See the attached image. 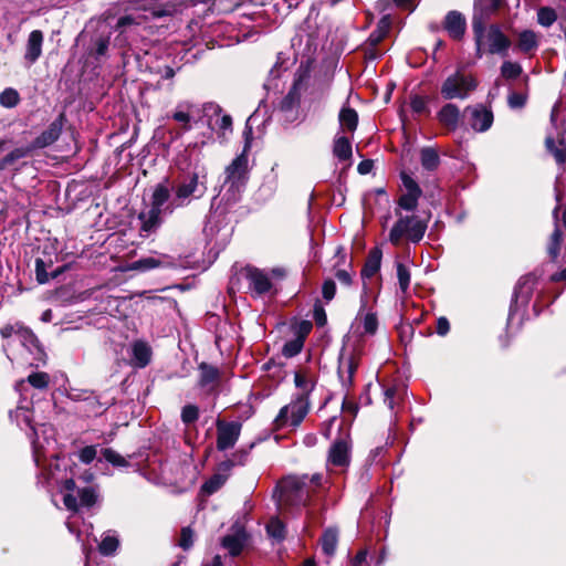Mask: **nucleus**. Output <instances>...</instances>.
Here are the masks:
<instances>
[{
    "instance_id": "38",
    "label": "nucleus",
    "mask_w": 566,
    "mask_h": 566,
    "mask_svg": "<svg viewBox=\"0 0 566 566\" xmlns=\"http://www.w3.org/2000/svg\"><path fill=\"white\" fill-rule=\"evenodd\" d=\"M409 216L400 217L397 222L394 224L389 232V241L394 245H399L402 238H408V229H409Z\"/></svg>"
},
{
    "instance_id": "39",
    "label": "nucleus",
    "mask_w": 566,
    "mask_h": 566,
    "mask_svg": "<svg viewBox=\"0 0 566 566\" xmlns=\"http://www.w3.org/2000/svg\"><path fill=\"white\" fill-rule=\"evenodd\" d=\"M322 551L326 556H333L338 544V531L329 527L324 531L321 539Z\"/></svg>"
},
{
    "instance_id": "13",
    "label": "nucleus",
    "mask_w": 566,
    "mask_h": 566,
    "mask_svg": "<svg viewBox=\"0 0 566 566\" xmlns=\"http://www.w3.org/2000/svg\"><path fill=\"white\" fill-rule=\"evenodd\" d=\"M247 455V452L238 451L233 453V459L222 461L214 474L202 485L203 492L209 495L217 492L229 479L233 467L235 464H243Z\"/></svg>"
},
{
    "instance_id": "26",
    "label": "nucleus",
    "mask_w": 566,
    "mask_h": 566,
    "mask_svg": "<svg viewBox=\"0 0 566 566\" xmlns=\"http://www.w3.org/2000/svg\"><path fill=\"white\" fill-rule=\"evenodd\" d=\"M165 217L166 216H164L150 208L146 211H142L138 214V220L140 222V227H139L140 237L148 238L153 233H155L163 224Z\"/></svg>"
},
{
    "instance_id": "42",
    "label": "nucleus",
    "mask_w": 566,
    "mask_h": 566,
    "mask_svg": "<svg viewBox=\"0 0 566 566\" xmlns=\"http://www.w3.org/2000/svg\"><path fill=\"white\" fill-rule=\"evenodd\" d=\"M51 266V260L49 262H45L41 258L35 259V277L40 284H45L50 281L51 277H56L59 275L60 271L53 272L52 275L48 273V269Z\"/></svg>"
},
{
    "instance_id": "40",
    "label": "nucleus",
    "mask_w": 566,
    "mask_h": 566,
    "mask_svg": "<svg viewBox=\"0 0 566 566\" xmlns=\"http://www.w3.org/2000/svg\"><path fill=\"white\" fill-rule=\"evenodd\" d=\"M408 240L418 243L424 235L427 224L415 216L409 217Z\"/></svg>"
},
{
    "instance_id": "18",
    "label": "nucleus",
    "mask_w": 566,
    "mask_h": 566,
    "mask_svg": "<svg viewBox=\"0 0 566 566\" xmlns=\"http://www.w3.org/2000/svg\"><path fill=\"white\" fill-rule=\"evenodd\" d=\"M350 440L348 431L342 432L328 451V463L334 467L345 468L350 462Z\"/></svg>"
},
{
    "instance_id": "1",
    "label": "nucleus",
    "mask_w": 566,
    "mask_h": 566,
    "mask_svg": "<svg viewBox=\"0 0 566 566\" xmlns=\"http://www.w3.org/2000/svg\"><path fill=\"white\" fill-rule=\"evenodd\" d=\"M50 382V377L46 373L36 371L32 373L28 376L27 379H22L17 382L15 390L20 395L19 405L15 410H11L9 416L12 421H14L18 427L23 429V427L29 428L31 430V443L33 450V459L35 465L40 469L45 470L46 465L50 468V472L48 473V480H54V472L52 468L55 467L57 469L59 457L54 449L56 441L54 439L44 437V443L40 440L39 429L33 424V411L29 401V391L30 387L39 390L46 389Z\"/></svg>"
},
{
    "instance_id": "46",
    "label": "nucleus",
    "mask_w": 566,
    "mask_h": 566,
    "mask_svg": "<svg viewBox=\"0 0 566 566\" xmlns=\"http://www.w3.org/2000/svg\"><path fill=\"white\" fill-rule=\"evenodd\" d=\"M161 265H163V261L160 259L155 258V256H147V258H142L139 260L134 261L130 264L129 269L140 271V272H146V271H149V270H153L156 268H160Z\"/></svg>"
},
{
    "instance_id": "45",
    "label": "nucleus",
    "mask_w": 566,
    "mask_h": 566,
    "mask_svg": "<svg viewBox=\"0 0 566 566\" xmlns=\"http://www.w3.org/2000/svg\"><path fill=\"white\" fill-rule=\"evenodd\" d=\"M563 242V232L556 226L554 232L551 235L548 245H547V253L553 262L557 261L559 255V249Z\"/></svg>"
},
{
    "instance_id": "14",
    "label": "nucleus",
    "mask_w": 566,
    "mask_h": 566,
    "mask_svg": "<svg viewBox=\"0 0 566 566\" xmlns=\"http://www.w3.org/2000/svg\"><path fill=\"white\" fill-rule=\"evenodd\" d=\"M203 123L218 134L226 135L232 130V118L222 113L220 105L208 102L201 105Z\"/></svg>"
},
{
    "instance_id": "16",
    "label": "nucleus",
    "mask_w": 566,
    "mask_h": 566,
    "mask_svg": "<svg viewBox=\"0 0 566 566\" xmlns=\"http://www.w3.org/2000/svg\"><path fill=\"white\" fill-rule=\"evenodd\" d=\"M175 193L172 187H170L167 180L157 184L151 192L150 197V209L164 214L170 216L179 206H175Z\"/></svg>"
},
{
    "instance_id": "36",
    "label": "nucleus",
    "mask_w": 566,
    "mask_h": 566,
    "mask_svg": "<svg viewBox=\"0 0 566 566\" xmlns=\"http://www.w3.org/2000/svg\"><path fill=\"white\" fill-rule=\"evenodd\" d=\"M440 156L436 148L423 147L420 149V164L427 171H434L440 166Z\"/></svg>"
},
{
    "instance_id": "51",
    "label": "nucleus",
    "mask_w": 566,
    "mask_h": 566,
    "mask_svg": "<svg viewBox=\"0 0 566 566\" xmlns=\"http://www.w3.org/2000/svg\"><path fill=\"white\" fill-rule=\"evenodd\" d=\"M304 345V340L302 336H297L289 342H286L282 348L283 356L291 358L301 353Z\"/></svg>"
},
{
    "instance_id": "32",
    "label": "nucleus",
    "mask_w": 566,
    "mask_h": 566,
    "mask_svg": "<svg viewBox=\"0 0 566 566\" xmlns=\"http://www.w3.org/2000/svg\"><path fill=\"white\" fill-rule=\"evenodd\" d=\"M202 3L208 7V11L212 14H224L232 12L241 0H195L193 4Z\"/></svg>"
},
{
    "instance_id": "12",
    "label": "nucleus",
    "mask_w": 566,
    "mask_h": 566,
    "mask_svg": "<svg viewBox=\"0 0 566 566\" xmlns=\"http://www.w3.org/2000/svg\"><path fill=\"white\" fill-rule=\"evenodd\" d=\"M170 117L179 124L178 135L190 132L198 123H203L201 105L190 101L179 102Z\"/></svg>"
},
{
    "instance_id": "6",
    "label": "nucleus",
    "mask_w": 566,
    "mask_h": 566,
    "mask_svg": "<svg viewBox=\"0 0 566 566\" xmlns=\"http://www.w3.org/2000/svg\"><path fill=\"white\" fill-rule=\"evenodd\" d=\"M359 365V353L348 347H343L338 357V378L342 388L345 391L342 410L343 412L349 413L352 417H356L358 412V405L348 398L349 389L354 384V376Z\"/></svg>"
},
{
    "instance_id": "7",
    "label": "nucleus",
    "mask_w": 566,
    "mask_h": 566,
    "mask_svg": "<svg viewBox=\"0 0 566 566\" xmlns=\"http://www.w3.org/2000/svg\"><path fill=\"white\" fill-rule=\"evenodd\" d=\"M478 87L476 80L461 70L450 74L441 84L440 93L446 101L467 99Z\"/></svg>"
},
{
    "instance_id": "44",
    "label": "nucleus",
    "mask_w": 566,
    "mask_h": 566,
    "mask_svg": "<svg viewBox=\"0 0 566 566\" xmlns=\"http://www.w3.org/2000/svg\"><path fill=\"white\" fill-rule=\"evenodd\" d=\"M334 155L342 161L352 157V144L345 136L337 137L334 142Z\"/></svg>"
},
{
    "instance_id": "55",
    "label": "nucleus",
    "mask_w": 566,
    "mask_h": 566,
    "mask_svg": "<svg viewBox=\"0 0 566 566\" xmlns=\"http://www.w3.org/2000/svg\"><path fill=\"white\" fill-rule=\"evenodd\" d=\"M396 269H397V279H398L399 287L402 293H406L410 285V271L401 262H397Z\"/></svg>"
},
{
    "instance_id": "5",
    "label": "nucleus",
    "mask_w": 566,
    "mask_h": 566,
    "mask_svg": "<svg viewBox=\"0 0 566 566\" xmlns=\"http://www.w3.org/2000/svg\"><path fill=\"white\" fill-rule=\"evenodd\" d=\"M208 190L207 172L202 167L191 172L184 174L172 186L175 206L185 208L193 200L201 199Z\"/></svg>"
},
{
    "instance_id": "4",
    "label": "nucleus",
    "mask_w": 566,
    "mask_h": 566,
    "mask_svg": "<svg viewBox=\"0 0 566 566\" xmlns=\"http://www.w3.org/2000/svg\"><path fill=\"white\" fill-rule=\"evenodd\" d=\"M93 481L94 474L87 470L76 479H65L60 491L63 495L64 506L69 511L76 513L80 507L90 509L97 503L99 491Z\"/></svg>"
},
{
    "instance_id": "25",
    "label": "nucleus",
    "mask_w": 566,
    "mask_h": 566,
    "mask_svg": "<svg viewBox=\"0 0 566 566\" xmlns=\"http://www.w3.org/2000/svg\"><path fill=\"white\" fill-rule=\"evenodd\" d=\"M443 29L451 39L459 41L465 34L467 20L461 12L455 10L449 11L444 17Z\"/></svg>"
},
{
    "instance_id": "50",
    "label": "nucleus",
    "mask_w": 566,
    "mask_h": 566,
    "mask_svg": "<svg viewBox=\"0 0 566 566\" xmlns=\"http://www.w3.org/2000/svg\"><path fill=\"white\" fill-rule=\"evenodd\" d=\"M522 66L517 62L504 61L501 66V75L505 80H515L522 74Z\"/></svg>"
},
{
    "instance_id": "34",
    "label": "nucleus",
    "mask_w": 566,
    "mask_h": 566,
    "mask_svg": "<svg viewBox=\"0 0 566 566\" xmlns=\"http://www.w3.org/2000/svg\"><path fill=\"white\" fill-rule=\"evenodd\" d=\"M381 258L382 252L379 248H374L369 251L365 265L361 270V277L364 280L373 277L380 270Z\"/></svg>"
},
{
    "instance_id": "19",
    "label": "nucleus",
    "mask_w": 566,
    "mask_h": 566,
    "mask_svg": "<svg viewBox=\"0 0 566 566\" xmlns=\"http://www.w3.org/2000/svg\"><path fill=\"white\" fill-rule=\"evenodd\" d=\"M464 114L469 116V125L476 133L489 130L493 124V112L483 104L468 106Z\"/></svg>"
},
{
    "instance_id": "35",
    "label": "nucleus",
    "mask_w": 566,
    "mask_h": 566,
    "mask_svg": "<svg viewBox=\"0 0 566 566\" xmlns=\"http://www.w3.org/2000/svg\"><path fill=\"white\" fill-rule=\"evenodd\" d=\"M245 544V536L243 532H237L234 534L226 535L222 538V546L230 553L232 556H238Z\"/></svg>"
},
{
    "instance_id": "24",
    "label": "nucleus",
    "mask_w": 566,
    "mask_h": 566,
    "mask_svg": "<svg viewBox=\"0 0 566 566\" xmlns=\"http://www.w3.org/2000/svg\"><path fill=\"white\" fill-rule=\"evenodd\" d=\"M489 52L491 54H500L502 56L507 55V51L511 46L510 39L502 32L499 25L492 24L489 28L488 34Z\"/></svg>"
},
{
    "instance_id": "54",
    "label": "nucleus",
    "mask_w": 566,
    "mask_h": 566,
    "mask_svg": "<svg viewBox=\"0 0 566 566\" xmlns=\"http://www.w3.org/2000/svg\"><path fill=\"white\" fill-rule=\"evenodd\" d=\"M199 408L196 405L188 403L181 409V421L186 426L195 423L199 419Z\"/></svg>"
},
{
    "instance_id": "10",
    "label": "nucleus",
    "mask_w": 566,
    "mask_h": 566,
    "mask_svg": "<svg viewBox=\"0 0 566 566\" xmlns=\"http://www.w3.org/2000/svg\"><path fill=\"white\" fill-rule=\"evenodd\" d=\"M0 334L2 338L9 339L8 344L4 346V349H7V346L19 344L30 354L35 355L36 359H40L43 355V352L39 345V340L33 332L19 323L3 326L0 329Z\"/></svg>"
},
{
    "instance_id": "9",
    "label": "nucleus",
    "mask_w": 566,
    "mask_h": 566,
    "mask_svg": "<svg viewBox=\"0 0 566 566\" xmlns=\"http://www.w3.org/2000/svg\"><path fill=\"white\" fill-rule=\"evenodd\" d=\"M323 475L313 474L311 478L304 475L302 478L290 476L285 479L282 484V502H294L296 505L305 506L308 497V490L306 489L308 482L315 486L322 484Z\"/></svg>"
},
{
    "instance_id": "20",
    "label": "nucleus",
    "mask_w": 566,
    "mask_h": 566,
    "mask_svg": "<svg viewBox=\"0 0 566 566\" xmlns=\"http://www.w3.org/2000/svg\"><path fill=\"white\" fill-rule=\"evenodd\" d=\"M199 377L197 386L205 395H212L217 391L220 382L221 374L218 367L208 363H200L198 365Z\"/></svg>"
},
{
    "instance_id": "28",
    "label": "nucleus",
    "mask_w": 566,
    "mask_h": 566,
    "mask_svg": "<svg viewBox=\"0 0 566 566\" xmlns=\"http://www.w3.org/2000/svg\"><path fill=\"white\" fill-rule=\"evenodd\" d=\"M437 118L442 126L451 132H455L461 119L460 108L453 103H447L437 113Z\"/></svg>"
},
{
    "instance_id": "53",
    "label": "nucleus",
    "mask_w": 566,
    "mask_h": 566,
    "mask_svg": "<svg viewBox=\"0 0 566 566\" xmlns=\"http://www.w3.org/2000/svg\"><path fill=\"white\" fill-rule=\"evenodd\" d=\"M20 102V96L17 90L8 87L0 94V104L3 107L12 108Z\"/></svg>"
},
{
    "instance_id": "61",
    "label": "nucleus",
    "mask_w": 566,
    "mask_h": 566,
    "mask_svg": "<svg viewBox=\"0 0 566 566\" xmlns=\"http://www.w3.org/2000/svg\"><path fill=\"white\" fill-rule=\"evenodd\" d=\"M193 545V532L187 526L181 530L179 546L185 551L189 549Z\"/></svg>"
},
{
    "instance_id": "60",
    "label": "nucleus",
    "mask_w": 566,
    "mask_h": 566,
    "mask_svg": "<svg viewBox=\"0 0 566 566\" xmlns=\"http://www.w3.org/2000/svg\"><path fill=\"white\" fill-rule=\"evenodd\" d=\"M410 107L412 112L416 114L426 113L428 111L427 98L423 96L415 95L413 97H411Z\"/></svg>"
},
{
    "instance_id": "23",
    "label": "nucleus",
    "mask_w": 566,
    "mask_h": 566,
    "mask_svg": "<svg viewBox=\"0 0 566 566\" xmlns=\"http://www.w3.org/2000/svg\"><path fill=\"white\" fill-rule=\"evenodd\" d=\"M65 115L61 113L50 125L43 130L32 143V147L36 149L45 148L54 144L63 129Z\"/></svg>"
},
{
    "instance_id": "47",
    "label": "nucleus",
    "mask_w": 566,
    "mask_h": 566,
    "mask_svg": "<svg viewBox=\"0 0 566 566\" xmlns=\"http://www.w3.org/2000/svg\"><path fill=\"white\" fill-rule=\"evenodd\" d=\"M557 20L555 9L551 7H541L537 9V23L544 28L552 27Z\"/></svg>"
},
{
    "instance_id": "3",
    "label": "nucleus",
    "mask_w": 566,
    "mask_h": 566,
    "mask_svg": "<svg viewBox=\"0 0 566 566\" xmlns=\"http://www.w3.org/2000/svg\"><path fill=\"white\" fill-rule=\"evenodd\" d=\"M243 135L244 146L242 153L226 168V179L220 189L222 200L227 203L239 200L248 180V151L252 144V129L247 126Z\"/></svg>"
},
{
    "instance_id": "48",
    "label": "nucleus",
    "mask_w": 566,
    "mask_h": 566,
    "mask_svg": "<svg viewBox=\"0 0 566 566\" xmlns=\"http://www.w3.org/2000/svg\"><path fill=\"white\" fill-rule=\"evenodd\" d=\"M85 411L94 413V415H101L104 410L107 409V402H102L99 398L95 395H88L83 399Z\"/></svg>"
},
{
    "instance_id": "15",
    "label": "nucleus",
    "mask_w": 566,
    "mask_h": 566,
    "mask_svg": "<svg viewBox=\"0 0 566 566\" xmlns=\"http://www.w3.org/2000/svg\"><path fill=\"white\" fill-rule=\"evenodd\" d=\"M537 286V280L533 274L522 277L515 286L513 302L510 307L507 324L510 325L517 314L518 307H526L530 303L534 290Z\"/></svg>"
},
{
    "instance_id": "59",
    "label": "nucleus",
    "mask_w": 566,
    "mask_h": 566,
    "mask_svg": "<svg viewBox=\"0 0 566 566\" xmlns=\"http://www.w3.org/2000/svg\"><path fill=\"white\" fill-rule=\"evenodd\" d=\"M97 455V446H87L80 450L78 459L85 464H90Z\"/></svg>"
},
{
    "instance_id": "64",
    "label": "nucleus",
    "mask_w": 566,
    "mask_h": 566,
    "mask_svg": "<svg viewBox=\"0 0 566 566\" xmlns=\"http://www.w3.org/2000/svg\"><path fill=\"white\" fill-rule=\"evenodd\" d=\"M509 105L511 108H522L525 105L526 97L520 93H511L509 95Z\"/></svg>"
},
{
    "instance_id": "22",
    "label": "nucleus",
    "mask_w": 566,
    "mask_h": 566,
    "mask_svg": "<svg viewBox=\"0 0 566 566\" xmlns=\"http://www.w3.org/2000/svg\"><path fill=\"white\" fill-rule=\"evenodd\" d=\"M244 275L249 282V289L256 295H263L272 289V282L269 274L260 269L247 266Z\"/></svg>"
},
{
    "instance_id": "41",
    "label": "nucleus",
    "mask_w": 566,
    "mask_h": 566,
    "mask_svg": "<svg viewBox=\"0 0 566 566\" xmlns=\"http://www.w3.org/2000/svg\"><path fill=\"white\" fill-rule=\"evenodd\" d=\"M339 124L342 127L354 132L358 125V114L354 108L343 107L339 112Z\"/></svg>"
},
{
    "instance_id": "49",
    "label": "nucleus",
    "mask_w": 566,
    "mask_h": 566,
    "mask_svg": "<svg viewBox=\"0 0 566 566\" xmlns=\"http://www.w3.org/2000/svg\"><path fill=\"white\" fill-rule=\"evenodd\" d=\"M266 532L270 537L277 541H282L285 537V526L277 517L270 520L266 525Z\"/></svg>"
},
{
    "instance_id": "56",
    "label": "nucleus",
    "mask_w": 566,
    "mask_h": 566,
    "mask_svg": "<svg viewBox=\"0 0 566 566\" xmlns=\"http://www.w3.org/2000/svg\"><path fill=\"white\" fill-rule=\"evenodd\" d=\"M27 155L28 149L25 148L13 149L0 160V171L6 169L8 166L13 165L17 160L24 158Z\"/></svg>"
},
{
    "instance_id": "30",
    "label": "nucleus",
    "mask_w": 566,
    "mask_h": 566,
    "mask_svg": "<svg viewBox=\"0 0 566 566\" xmlns=\"http://www.w3.org/2000/svg\"><path fill=\"white\" fill-rule=\"evenodd\" d=\"M539 45L538 34L533 30H523L518 33L516 49L525 55L532 56Z\"/></svg>"
},
{
    "instance_id": "27",
    "label": "nucleus",
    "mask_w": 566,
    "mask_h": 566,
    "mask_svg": "<svg viewBox=\"0 0 566 566\" xmlns=\"http://www.w3.org/2000/svg\"><path fill=\"white\" fill-rule=\"evenodd\" d=\"M44 41L43 32L33 30L30 32L24 52V61L28 65H33L42 55V45Z\"/></svg>"
},
{
    "instance_id": "33",
    "label": "nucleus",
    "mask_w": 566,
    "mask_h": 566,
    "mask_svg": "<svg viewBox=\"0 0 566 566\" xmlns=\"http://www.w3.org/2000/svg\"><path fill=\"white\" fill-rule=\"evenodd\" d=\"M294 384L298 391L293 397L310 401V395L315 387L313 378L305 373L296 371L294 374Z\"/></svg>"
},
{
    "instance_id": "21",
    "label": "nucleus",
    "mask_w": 566,
    "mask_h": 566,
    "mask_svg": "<svg viewBox=\"0 0 566 566\" xmlns=\"http://www.w3.org/2000/svg\"><path fill=\"white\" fill-rule=\"evenodd\" d=\"M400 177L405 187V193L399 198L398 205L403 210L413 211L418 206L422 191L418 182L408 174L401 172Z\"/></svg>"
},
{
    "instance_id": "2",
    "label": "nucleus",
    "mask_w": 566,
    "mask_h": 566,
    "mask_svg": "<svg viewBox=\"0 0 566 566\" xmlns=\"http://www.w3.org/2000/svg\"><path fill=\"white\" fill-rule=\"evenodd\" d=\"M185 8L182 1L179 0H160L149 8L144 9V13L139 11L132 12L120 17L116 23L118 35L115 38L114 44L118 48L133 46L136 42L135 32L145 21L149 19H160L171 17L181 12Z\"/></svg>"
},
{
    "instance_id": "62",
    "label": "nucleus",
    "mask_w": 566,
    "mask_h": 566,
    "mask_svg": "<svg viewBox=\"0 0 566 566\" xmlns=\"http://www.w3.org/2000/svg\"><path fill=\"white\" fill-rule=\"evenodd\" d=\"M336 294V284L334 280L327 279L322 285V295L326 302H331Z\"/></svg>"
},
{
    "instance_id": "57",
    "label": "nucleus",
    "mask_w": 566,
    "mask_h": 566,
    "mask_svg": "<svg viewBox=\"0 0 566 566\" xmlns=\"http://www.w3.org/2000/svg\"><path fill=\"white\" fill-rule=\"evenodd\" d=\"M102 455L107 462L112 463L114 467L127 465L126 459L122 457L118 452L114 451L113 449H102Z\"/></svg>"
},
{
    "instance_id": "43",
    "label": "nucleus",
    "mask_w": 566,
    "mask_h": 566,
    "mask_svg": "<svg viewBox=\"0 0 566 566\" xmlns=\"http://www.w3.org/2000/svg\"><path fill=\"white\" fill-rule=\"evenodd\" d=\"M119 546L118 537L111 531L105 533L102 542L98 545L99 553L104 556H111L115 554Z\"/></svg>"
},
{
    "instance_id": "31",
    "label": "nucleus",
    "mask_w": 566,
    "mask_h": 566,
    "mask_svg": "<svg viewBox=\"0 0 566 566\" xmlns=\"http://www.w3.org/2000/svg\"><path fill=\"white\" fill-rule=\"evenodd\" d=\"M150 358L151 348L147 343L137 340L132 345V364L135 367H146L149 364Z\"/></svg>"
},
{
    "instance_id": "37",
    "label": "nucleus",
    "mask_w": 566,
    "mask_h": 566,
    "mask_svg": "<svg viewBox=\"0 0 566 566\" xmlns=\"http://www.w3.org/2000/svg\"><path fill=\"white\" fill-rule=\"evenodd\" d=\"M391 27L389 15H384L377 23L376 29L369 34L368 43L371 48H376L388 34Z\"/></svg>"
},
{
    "instance_id": "8",
    "label": "nucleus",
    "mask_w": 566,
    "mask_h": 566,
    "mask_svg": "<svg viewBox=\"0 0 566 566\" xmlns=\"http://www.w3.org/2000/svg\"><path fill=\"white\" fill-rule=\"evenodd\" d=\"M311 408V401L302 398H292L291 402L283 406L273 420L274 430H295L303 422Z\"/></svg>"
},
{
    "instance_id": "52",
    "label": "nucleus",
    "mask_w": 566,
    "mask_h": 566,
    "mask_svg": "<svg viewBox=\"0 0 566 566\" xmlns=\"http://www.w3.org/2000/svg\"><path fill=\"white\" fill-rule=\"evenodd\" d=\"M109 46V36H98L94 40L93 46L90 53L95 57L99 59L106 55Z\"/></svg>"
},
{
    "instance_id": "58",
    "label": "nucleus",
    "mask_w": 566,
    "mask_h": 566,
    "mask_svg": "<svg viewBox=\"0 0 566 566\" xmlns=\"http://www.w3.org/2000/svg\"><path fill=\"white\" fill-rule=\"evenodd\" d=\"M364 333L374 335L378 328V318L376 313L368 312L363 317Z\"/></svg>"
},
{
    "instance_id": "29",
    "label": "nucleus",
    "mask_w": 566,
    "mask_h": 566,
    "mask_svg": "<svg viewBox=\"0 0 566 566\" xmlns=\"http://www.w3.org/2000/svg\"><path fill=\"white\" fill-rule=\"evenodd\" d=\"M490 11H483L479 4L474 7V14L472 18V30L474 33V40L476 44L478 56L481 57V45L482 39L485 32V21L488 20Z\"/></svg>"
},
{
    "instance_id": "63",
    "label": "nucleus",
    "mask_w": 566,
    "mask_h": 566,
    "mask_svg": "<svg viewBox=\"0 0 566 566\" xmlns=\"http://www.w3.org/2000/svg\"><path fill=\"white\" fill-rule=\"evenodd\" d=\"M353 276H354L353 270L339 269L335 272V277L338 280V282L340 284H343L345 286L352 285Z\"/></svg>"
},
{
    "instance_id": "11",
    "label": "nucleus",
    "mask_w": 566,
    "mask_h": 566,
    "mask_svg": "<svg viewBox=\"0 0 566 566\" xmlns=\"http://www.w3.org/2000/svg\"><path fill=\"white\" fill-rule=\"evenodd\" d=\"M304 86L305 84L302 77L294 80L292 86L286 95L281 99L277 107L281 120L292 124L302 118L301 97Z\"/></svg>"
},
{
    "instance_id": "17",
    "label": "nucleus",
    "mask_w": 566,
    "mask_h": 566,
    "mask_svg": "<svg viewBox=\"0 0 566 566\" xmlns=\"http://www.w3.org/2000/svg\"><path fill=\"white\" fill-rule=\"evenodd\" d=\"M217 427V441L216 446L219 451H227L233 448L239 440L242 426L238 421L227 422L218 419Z\"/></svg>"
}]
</instances>
